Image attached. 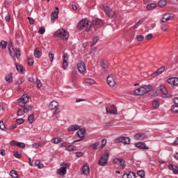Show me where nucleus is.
Masks as SVG:
<instances>
[{
  "mask_svg": "<svg viewBox=\"0 0 178 178\" xmlns=\"http://www.w3.org/2000/svg\"><path fill=\"white\" fill-rule=\"evenodd\" d=\"M108 159H109V152H106L104 154L101 156L98 162V165H99V166H105V165L108 163Z\"/></svg>",
  "mask_w": 178,
  "mask_h": 178,
  "instance_id": "obj_4",
  "label": "nucleus"
},
{
  "mask_svg": "<svg viewBox=\"0 0 178 178\" xmlns=\"http://www.w3.org/2000/svg\"><path fill=\"white\" fill-rule=\"evenodd\" d=\"M35 166H38L39 169H42L44 168V165L41 163V161L40 160H36L35 162Z\"/></svg>",
  "mask_w": 178,
  "mask_h": 178,
  "instance_id": "obj_38",
  "label": "nucleus"
},
{
  "mask_svg": "<svg viewBox=\"0 0 178 178\" xmlns=\"http://www.w3.org/2000/svg\"><path fill=\"white\" fill-rule=\"evenodd\" d=\"M28 121L29 123H33L34 122V115L31 114L28 117Z\"/></svg>",
  "mask_w": 178,
  "mask_h": 178,
  "instance_id": "obj_48",
  "label": "nucleus"
},
{
  "mask_svg": "<svg viewBox=\"0 0 178 178\" xmlns=\"http://www.w3.org/2000/svg\"><path fill=\"white\" fill-rule=\"evenodd\" d=\"M120 162V159H114L113 161V163H114V165H119Z\"/></svg>",
  "mask_w": 178,
  "mask_h": 178,
  "instance_id": "obj_60",
  "label": "nucleus"
},
{
  "mask_svg": "<svg viewBox=\"0 0 178 178\" xmlns=\"http://www.w3.org/2000/svg\"><path fill=\"white\" fill-rule=\"evenodd\" d=\"M29 102V96L27 95H24L21 97L20 99H18L17 103L19 106H23V105H26Z\"/></svg>",
  "mask_w": 178,
  "mask_h": 178,
  "instance_id": "obj_11",
  "label": "nucleus"
},
{
  "mask_svg": "<svg viewBox=\"0 0 178 178\" xmlns=\"http://www.w3.org/2000/svg\"><path fill=\"white\" fill-rule=\"evenodd\" d=\"M16 122L18 124H23V123H24V120L23 118H18L16 120Z\"/></svg>",
  "mask_w": 178,
  "mask_h": 178,
  "instance_id": "obj_55",
  "label": "nucleus"
},
{
  "mask_svg": "<svg viewBox=\"0 0 178 178\" xmlns=\"http://www.w3.org/2000/svg\"><path fill=\"white\" fill-rule=\"evenodd\" d=\"M78 67V70L79 73H81V74H84L86 73V64L84 62L81 61L77 65Z\"/></svg>",
  "mask_w": 178,
  "mask_h": 178,
  "instance_id": "obj_16",
  "label": "nucleus"
},
{
  "mask_svg": "<svg viewBox=\"0 0 178 178\" xmlns=\"http://www.w3.org/2000/svg\"><path fill=\"white\" fill-rule=\"evenodd\" d=\"M74 149H76V146L69 145L66 147V151L72 152L74 151Z\"/></svg>",
  "mask_w": 178,
  "mask_h": 178,
  "instance_id": "obj_47",
  "label": "nucleus"
},
{
  "mask_svg": "<svg viewBox=\"0 0 178 178\" xmlns=\"http://www.w3.org/2000/svg\"><path fill=\"white\" fill-rule=\"evenodd\" d=\"M5 124H3V120H1L0 121V129L1 130H5Z\"/></svg>",
  "mask_w": 178,
  "mask_h": 178,
  "instance_id": "obj_58",
  "label": "nucleus"
},
{
  "mask_svg": "<svg viewBox=\"0 0 178 178\" xmlns=\"http://www.w3.org/2000/svg\"><path fill=\"white\" fill-rule=\"evenodd\" d=\"M166 5V0H160L159 1V6L160 8H163V6H165Z\"/></svg>",
  "mask_w": 178,
  "mask_h": 178,
  "instance_id": "obj_43",
  "label": "nucleus"
},
{
  "mask_svg": "<svg viewBox=\"0 0 178 178\" xmlns=\"http://www.w3.org/2000/svg\"><path fill=\"white\" fill-rule=\"evenodd\" d=\"M152 105L154 109H158L159 108V102L158 100H153Z\"/></svg>",
  "mask_w": 178,
  "mask_h": 178,
  "instance_id": "obj_35",
  "label": "nucleus"
},
{
  "mask_svg": "<svg viewBox=\"0 0 178 178\" xmlns=\"http://www.w3.org/2000/svg\"><path fill=\"white\" fill-rule=\"evenodd\" d=\"M107 83L108 84V86H110V87H115L116 83L115 82V79L113 78V74H110L108 76Z\"/></svg>",
  "mask_w": 178,
  "mask_h": 178,
  "instance_id": "obj_18",
  "label": "nucleus"
},
{
  "mask_svg": "<svg viewBox=\"0 0 178 178\" xmlns=\"http://www.w3.org/2000/svg\"><path fill=\"white\" fill-rule=\"evenodd\" d=\"M72 83L74 86L76 84V71H72Z\"/></svg>",
  "mask_w": 178,
  "mask_h": 178,
  "instance_id": "obj_49",
  "label": "nucleus"
},
{
  "mask_svg": "<svg viewBox=\"0 0 178 178\" xmlns=\"http://www.w3.org/2000/svg\"><path fill=\"white\" fill-rule=\"evenodd\" d=\"M134 145L136 148H138V149H143V150L149 149V147H148L145 144V143L144 142L136 143H135Z\"/></svg>",
  "mask_w": 178,
  "mask_h": 178,
  "instance_id": "obj_14",
  "label": "nucleus"
},
{
  "mask_svg": "<svg viewBox=\"0 0 178 178\" xmlns=\"http://www.w3.org/2000/svg\"><path fill=\"white\" fill-rule=\"evenodd\" d=\"M10 176H11V177L13 178H18L19 177V175H17V172H16V170H13L10 172Z\"/></svg>",
  "mask_w": 178,
  "mask_h": 178,
  "instance_id": "obj_32",
  "label": "nucleus"
},
{
  "mask_svg": "<svg viewBox=\"0 0 178 178\" xmlns=\"http://www.w3.org/2000/svg\"><path fill=\"white\" fill-rule=\"evenodd\" d=\"M105 145H106V139H103L102 140V148H104V147H105Z\"/></svg>",
  "mask_w": 178,
  "mask_h": 178,
  "instance_id": "obj_63",
  "label": "nucleus"
},
{
  "mask_svg": "<svg viewBox=\"0 0 178 178\" xmlns=\"http://www.w3.org/2000/svg\"><path fill=\"white\" fill-rule=\"evenodd\" d=\"M136 173H137L138 176H139L140 178H145V172L143 170L137 171Z\"/></svg>",
  "mask_w": 178,
  "mask_h": 178,
  "instance_id": "obj_37",
  "label": "nucleus"
},
{
  "mask_svg": "<svg viewBox=\"0 0 178 178\" xmlns=\"http://www.w3.org/2000/svg\"><path fill=\"white\" fill-rule=\"evenodd\" d=\"M0 47L1 49H6V47H8V42L5 40H2L0 42Z\"/></svg>",
  "mask_w": 178,
  "mask_h": 178,
  "instance_id": "obj_33",
  "label": "nucleus"
},
{
  "mask_svg": "<svg viewBox=\"0 0 178 178\" xmlns=\"http://www.w3.org/2000/svg\"><path fill=\"white\" fill-rule=\"evenodd\" d=\"M10 145H14L15 147H19V148H26V144L22 142H17L15 140H12L10 142Z\"/></svg>",
  "mask_w": 178,
  "mask_h": 178,
  "instance_id": "obj_19",
  "label": "nucleus"
},
{
  "mask_svg": "<svg viewBox=\"0 0 178 178\" xmlns=\"http://www.w3.org/2000/svg\"><path fill=\"white\" fill-rule=\"evenodd\" d=\"M101 67H102V70H103V72H106V70H108V64H106L105 60L101 61Z\"/></svg>",
  "mask_w": 178,
  "mask_h": 178,
  "instance_id": "obj_26",
  "label": "nucleus"
},
{
  "mask_svg": "<svg viewBox=\"0 0 178 178\" xmlns=\"http://www.w3.org/2000/svg\"><path fill=\"white\" fill-rule=\"evenodd\" d=\"M8 51L11 58H15V56H16V58H17V59L20 58L21 54H20V49H19V47L15 48V49H13L12 46H9Z\"/></svg>",
  "mask_w": 178,
  "mask_h": 178,
  "instance_id": "obj_5",
  "label": "nucleus"
},
{
  "mask_svg": "<svg viewBox=\"0 0 178 178\" xmlns=\"http://www.w3.org/2000/svg\"><path fill=\"white\" fill-rule=\"evenodd\" d=\"M5 80L7 83H12L13 81V74L10 73L5 76Z\"/></svg>",
  "mask_w": 178,
  "mask_h": 178,
  "instance_id": "obj_25",
  "label": "nucleus"
},
{
  "mask_svg": "<svg viewBox=\"0 0 178 178\" xmlns=\"http://www.w3.org/2000/svg\"><path fill=\"white\" fill-rule=\"evenodd\" d=\"M127 178H136V173L134 172H130L129 173H127Z\"/></svg>",
  "mask_w": 178,
  "mask_h": 178,
  "instance_id": "obj_44",
  "label": "nucleus"
},
{
  "mask_svg": "<svg viewBox=\"0 0 178 178\" xmlns=\"http://www.w3.org/2000/svg\"><path fill=\"white\" fill-rule=\"evenodd\" d=\"M60 141H62L60 138H54L51 140V143H53V144H59Z\"/></svg>",
  "mask_w": 178,
  "mask_h": 178,
  "instance_id": "obj_40",
  "label": "nucleus"
},
{
  "mask_svg": "<svg viewBox=\"0 0 178 178\" xmlns=\"http://www.w3.org/2000/svg\"><path fill=\"white\" fill-rule=\"evenodd\" d=\"M137 41H143L144 40V35H138L136 36Z\"/></svg>",
  "mask_w": 178,
  "mask_h": 178,
  "instance_id": "obj_56",
  "label": "nucleus"
},
{
  "mask_svg": "<svg viewBox=\"0 0 178 178\" xmlns=\"http://www.w3.org/2000/svg\"><path fill=\"white\" fill-rule=\"evenodd\" d=\"M155 8H156V3H152L147 6V10H154V9H155Z\"/></svg>",
  "mask_w": 178,
  "mask_h": 178,
  "instance_id": "obj_30",
  "label": "nucleus"
},
{
  "mask_svg": "<svg viewBox=\"0 0 178 178\" xmlns=\"http://www.w3.org/2000/svg\"><path fill=\"white\" fill-rule=\"evenodd\" d=\"M14 156L15 158H17L18 159H19L20 158V154H19V152H14Z\"/></svg>",
  "mask_w": 178,
  "mask_h": 178,
  "instance_id": "obj_62",
  "label": "nucleus"
},
{
  "mask_svg": "<svg viewBox=\"0 0 178 178\" xmlns=\"http://www.w3.org/2000/svg\"><path fill=\"white\" fill-rule=\"evenodd\" d=\"M161 31H166L168 30V26L166 24H162L161 26Z\"/></svg>",
  "mask_w": 178,
  "mask_h": 178,
  "instance_id": "obj_54",
  "label": "nucleus"
},
{
  "mask_svg": "<svg viewBox=\"0 0 178 178\" xmlns=\"http://www.w3.org/2000/svg\"><path fill=\"white\" fill-rule=\"evenodd\" d=\"M54 38H61L62 40L69 39V32L67 30L61 29H58L53 35Z\"/></svg>",
  "mask_w": 178,
  "mask_h": 178,
  "instance_id": "obj_1",
  "label": "nucleus"
},
{
  "mask_svg": "<svg viewBox=\"0 0 178 178\" xmlns=\"http://www.w3.org/2000/svg\"><path fill=\"white\" fill-rule=\"evenodd\" d=\"M41 52L38 49H35L34 50V56L35 58H41Z\"/></svg>",
  "mask_w": 178,
  "mask_h": 178,
  "instance_id": "obj_36",
  "label": "nucleus"
},
{
  "mask_svg": "<svg viewBox=\"0 0 178 178\" xmlns=\"http://www.w3.org/2000/svg\"><path fill=\"white\" fill-rule=\"evenodd\" d=\"M40 146H41V143H33V144L32 145L33 148H35V149L40 148Z\"/></svg>",
  "mask_w": 178,
  "mask_h": 178,
  "instance_id": "obj_52",
  "label": "nucleus"
},
{
  "mask_svg": "<svg viewBox=\"0 0 178 178\" xmlns=\"http://www.w3.org/2000/svg\"><path fill=\"white\" fill-rule=\"evenodd\" d=\"M171 111L172 112H173V113H178V106L177 105L172 106Z\"/></svg>",
  "mask_w": 178,
  "mask_h": 178,
  "instance_id": "obj_42",
  "label": "nucleus"
},
{
  "mask_svg": "<svg viewBox=\"0 0 178 178\" xmlns=\"http://www.w3.org/2000/svg\"><path fill=\"white\" fill-rule=\"evenodd\" d=\"M103 8H104V10L105 13L107 15V16H109V17H115L116 14L115 13V11L112 10L109 8V6H108L106 5H104Z\"/></svg>",
  "mask_w": 178,
  "mask_h": 178,
  "instance_id": "obj_10",
  "label": "nucleus"
},
{
  "mask_svg": "<svg viewBox=\"0 0 178 178\" xmlns=\"http://www.w3.org/2000/svg\"><path fill=\"white\" fill-rule=\"evenodd\" d=\"M145 19H147V17H143V18H142L140 20H139L136 23L138 24V25L140 26V25L143 24L145 22Z\"/></svg>",
  "mask_w": 178,
  "mask_h": 178,
  "instance_id": "obj_57",
  "label": "nucleus"
},
{
  "mask_svg": "<svg viewBox=\"0 0 178 178\" xmlns=\"http://www.w3.org/2000/svg\"><path fill=\"white\" fill-rule=\"evenodd\" d=\"M169 169L172 170L173 173H175V174L178 173V167H177V165H171L169 167Z\"/></svg>",
  "mask_w": 178,
  "mask_h": 178,
  "instance_id": "obj_34",
  "label": "nucleus"
},
{
  "mask_svg": "<svg viewBox=\"0 0 178 178\" xmlns=\"http://www.w3.org/2000/svg\"><path fill=\"white\" fill-rule=\"evenodd\" d=\"M160 91L162 92L163 97H167L168 98H172V95H168V90H166V88L161 86L160 88Z\"/></svg>",
  "mask_w": 178,
  "mask_h": 178,
  "instance_id": "obj_22",
  "label": "nucleus"
},
{
  "mask_svg": "<svg viewBox=\"0 0 178 178\" xmlns=\"http://www.w3.org/2000/svg\"><path fill=\"white\" fill-rule=\"evenodd\" d=\"M116 143H122L123 144H130V138L121 136L115 139Z\"/></svg>",
  "mask_w": 178,
  "mask_h": 178,
  "instance_id": "obj_15",
  "label": "nucleus"
},
{
  "mask_svg": "<svg viewBox=\"0 0 178 178\" xmlns=\"http://www.w3.org/2000/svg\"><path fill=\"white\" fill-rule=\"evenodd\" d=\"M23 109L26 113L27 112H30V111H33V106L25 105Z\"/></svg>",
  "mask_w": 178,
  "mask_h": 178,
  "instance_id": "obj_39",
  "label": "nucleus"
},
{
  "mask_svg": "<svg viewBox=\"0 0 178 178\" xmlns=\"http://www.w3.org/2000/svg\"><path fill=\"white\" fill-rule=\"evenodd\" d=\"M99 40V37L98 36H95L92 39V47H94L95 44L98 42V40Z\"/></svg>",
  "mask_w": 178,
  "mask_h": 178,
  "instance_id": "obj_45",
  "label": "nucleus"
},
{
  "mask_svg": "<svg viewBox=\"0 0 178 178\" xmlns=\"http://www.w3.org/2000/svg\"><path fill=\"white\" fill-rule=\"evenodd\" d=\"M77 130H80V126L77 124L71 125L67 129V131H70V132L76 131Z\"/></svg>",
  "mask_w": 178,
  "mask_h": 178,
  "instance_id": "obj_24",
  "label": "nucleus"
},
{
  "mask_svg": "<svg viewBox=\"0 0 178 178\" xmlns=\"http://www.w3.org/2000/svg\"><path fill=\"white\" fill-rule=\"evenodd\" d=\"M82 172L83 175H84L85 176H88V175H90V167L87 165H84L82 167Z\"/></svg>",
  "mask_w": 178,
  "mask_h": 178,
  "instance_id": "obj_23",
  "label": "nucleus"
},
{
  "mask_svg": "<svg viewBox=\"0 0 178 178\" xmlns=\"http://www.w3.org/2000/svg\"><path fill=\"white\" fill-rule=\"evenodd\" d=\"M91 27H92V26H91V22L86 19L80 21L77 26V28L79 29V30H85L86 31H90Z\"/></svg>",
  "mask_w": 178,
  "mask_h": 178,
  "instance_id": "obj_2",
  "label": "nucleus"
},
{
  "mask_svg": "<svg viewBox=\"0 0 178 178\" xmlns=\"http://www.w3.org/2000/svg\"><path fill=\"white\" fill-rule=\"evenodd\" d=\"M76 136H78L80 139L74 140V143H80V141H83V140H84V137L86 136V129H79V130L76 132Z\"/></svg>",
  "mask_w": 178,
  "mask_h": 178,
  "instance_id": "obj_8",
  "label": "nucleus"
},
{
  "mask_svg": "<svg viewBox=\"0 0 178 178\" xmlns=\"http://www.w3.org/2000/svg\"><path fill=\"white\" fill-rule=\"evenodd\" d=\"M165 72V67H161L156 72L153 74V76H159V74H162Z\"/></svg>",
  "mask_w": 178,
  "mask_h": 178,
  "instance_id": "obj_28",
  "label": "nucleus"
},
{
  "mask_svg": "<svg viewBox=\"0 0 178 178\" xmlns=\"http://www.w3.org/2000/svg\"><path fill=\"white\" fill-rule=\"evenodd\" d=\"M172 19H173V16H171L170 14H165L161 19V22L162 23H166V22L172 20Z\"/></svg>",
  "mask_w": 178,
  "mask_h": 178,
  "instance_id": "obj_21",
  "label": "nucleus"
},
{
  "mask_svg": "<svg viewBox=\"0 0 178 178\" xmlns=\"http://www.w3.org/2000/svg\"><path fill=\"white\" fill-rule=\"evenodd\" d=\"M81 156H83V152H76V158H81Z\"/></svg>",
  "mask_w": 178,
  "mask_h": 178,
  "instance_id": "obj_61",
  "label": "nucleus"
},
{
  "mask_svg": "<svg viewBox=\"0 0 178 178\" xmlns=\"http://www.w3.org/2000/svg\"><path fill=\"white\" fill-rule=\"evenodd\" d=\"M58 15H59V8L56 7L55 10H54V12L51 15V23H54L56 22V19H58Z\"/></svg>",
  "mask_w": 178,
  "mask_h": 178,
  "instance_id": "obj_12",
  "label": "nucleus"
},
{
  "mask_svg": "<svg viewBox=\"0 0 178 178\" xmlns=\"http://www.w3.org/2000/svg\"><path fill=\"white\" fill-rule=\"evenodd\" d=\"M63 69L66 70L67 67H69V55L65 53L63 54Z\"/></svg>",
  "mask_w": 178,
  "mask_h": 178,
  "instance_id": "obj_13",
  "label": "nucleus"
},
{
  "mask_svg": "<svg viewBox=\"0 0 178 178\" xmlns=\"http://www.w3.org/2000/svg\"><path fill=\"white\" fill-rule=\"evenodd\" d=\"M85 83L87 86H92L93 84H95V81L92 79H85Z\"/></svg>",
  "mask_w": 178,
  "mask_h": 178,
  "instance_id": "obj_29",
  "label": "nucleus"
},
{
  "mask_svg": "<svg viewBox=\"0 0 178 178\" xmlns=\"http://www.w3.org/2000/svg\"><path fill=\"white\" fill-rule=\"evenodd\" d=\"M134 138L137 141H144L148 138V136L144 133H136L134 135Z\"/></svg>",
  "mask_w": 178,
  "mask_h": 178,
  "instance_id": "obj_9",
  "label": "nucleus"
},
{
  "mask_svg": "<svg viewBox=\"0 0 178 178\" xmlns=\"http://www.w3.org/2000/svg\"><path fill=\"white\" fill-rule=\"evenodd\" d=\"M24 113H26V112L24 111V108H19L17 112V116H23Z\"/></svg>",
  "mask_w": 178,
  "mask_h": 178,
  "instance_id": "obj_41",
  "label": "nucleus"
},
{
  "mask_svg": "<svg viewBox=\"0 0 178 178\" xmlns=\"http://www.w3.org/2000/svg\"><path fill=\"white\" fill-rule=\"evenodd\" d=\"M151 90H152V86L151 85H145L135 90L134 94H136V95H144V94L149 92Z\"/></svg>",
  "mask_w": 178,
  "mask_h": 178,
  "instance_id": "obj_3",
  "label": "nucleus"
},
{
  "mask_svg": "<svg viewBox=\"0 0 178 178\" xmlns=\"http://www.w3.org/2000/svg\"><path fill=\"white\" fill-rule=\"evenodd\" d=\"M27 63L29 66H33L34 65V59L33 58H28Z\"/></svg>",
  "mask_w": 178,
  "mask_h": 178,
  "instance_id": "obj_50",
  "label": "nucleus"
},
{
  "mask_svg": "<svg viewBox=\"0 0 178 178\" xmlns=\"http://www.w3.org/2000/svg\"><path fill=\"white\" fill-rule=\"evenodd\" d=\"M168 83L171 86H178V78L172 77L168 79Z\"/></svg>",
  "mask_w": 178,
  "mask_h": 178,
  "instance_id": "obj_20",
  "label": "nucleus"
},
{
  "mask_svg": "<svg viewBox=\"0 0 178 178\" xmlns=\"http://www.w3.org/2000/svg\"><path fill=\"white\" fill-rule=\"evenodd\" d=\"M39 34H45V28L42 26L39 29L38 31Z\"/></svg>",
  "mask_w": 178,
  "mask_h": 178,
  "instance_id": "obj_51",
  "label": "nucleus"
},
{
  "mask_svg": "<svg viewBox=\"0 0 178 178\" xmlns=\"http://www.w3.org/2000/svg\"><path fill=\"white\" fill-rule=\"evenodd\" d=\"M58 106H59V104L58 103V102L52 101L50 103L49 108V109H51V111H54V109H55L54 114L58 115V113H59V112H60V111H59V108H58Z\"/></svg>",
  "mask_w": 178,
  "mask_h": 178,
  "instance_id": "obj_7",
  "label": "nucleus"
},
{
  "mask_svg": "<svg viewBox=\"0 0 178 178\" xmlns=\"http://www.w3.org/2000/svg\"><path fill=\"white\" fill-rule=\"evenodd\" d=\"M36 86L38 88H41L42 87V83H41V81H40L39 79H37Z\"/></svg>",
  "mask_w": 178,
  "mask_h": 178,
  "instance_id": "obj_53",
  "label": "nucleus"
},
{
  "mask_svg": "<svg viewBox=\"0 0 178 178\" xmlns=\"http://www.w3.org/2000/svg\"><path fill=\"white\" fill-rule=\"evenodd\" d=\"M118 165H120V166H121L122 169H124V168H126V165L124 164V160L123 159H120Z\"/></svg>",
  "mask_w": 178,
  "mask_h": 178,
  "instance_id": "obj_46",
  "label": "nucleus"
},
{
  "mask_svg": "<svg viewBox=\"0 0 178 178\" xmlns=\"http://www.w3.org/2000/svg\"><path fill=\"white\" fill-rule=\"evenodd\" d=\"M106 113H111V115H116L118 113V108H116V106L111 105L110 108H106Z\"/></svg>",
  "mask_w": 178,
  "mask_h": 178,
  "instance_id": "obj_17",
  "label": "nucleus"
},
{
  "mask_svg": "<svg viewBox=\"0 0 178 178\" xmlns=\"http://www.w3.org/2000/svg\"><path fill=\"white\" fill-rule=\"evenodd\" d=\"M49 58L50 59V62H54V54H51V52L49 53Z\"/></svg>",
  "mask_w": 178,
  "mask_h": 178,
  "instance_id": "obj_59",
  "label": "nucleus"
},
{
  "mask_svg": "<svg viewBox=\"0 0 178 178\" xmlns=\"http://www.w3.org/2000/svg\"><path fill=\"white\" fill-rule=\"evenodd\" d=\"M99 145V143L96 142L89 146V149H98Z\"/></svg>",
  "mask_w": 178,
  "mask_h": 178,
  "instance_id": "obj_31",
  "label": "nucleus"
},
{
  "mask_svg": "<svg viewBox=\"0 0 178 178\" xmlns=\"http://www.w3.org/2000/svg\"><path fill=\"white\" fill-rule=\"evenodd\" d=\"M61 166L63 167H60L59 169L57 170V175H60V176H64V175H66L67 172V169L66 168H67L69 165L65 163V162H62Z\"/></svg>",
  "mask_w": 178,
  "mask_h": 178,
  "instance_id": "obj_6",
  "label": "nucleus"
},
{
  "mask_svg": "<svg viewBox=\"0 0 178 178\" xmlns=\"http://www.w3.org/2000/svg\"><path fill=\"white\" fill-rule=\"evenodd\" d=\"M5 20L6 22H10V15H9V14L6 15Z\"/></svg>",
  "mask_w": 178,
  "mask_h": 178,
  "instance_id": "obj_64",
  "label": "nucleus"
},
{
  "mask_svg": "<svg viewBox=\"0 0 178 178\" xmlns=\"http://www.w3.org/2000/svg\"><path fill=\"white\" fill-rule=\"evenodd\" d=\"M15 66H16V69L19 73H23V72L24 70V67L22 65H19V63H16Z\"/></svg>",
  "mask_w": 178,
  "mask_h": 178,
  "instance_id": "obj_27",
  "label": "nucleus"
}]
</instances>
